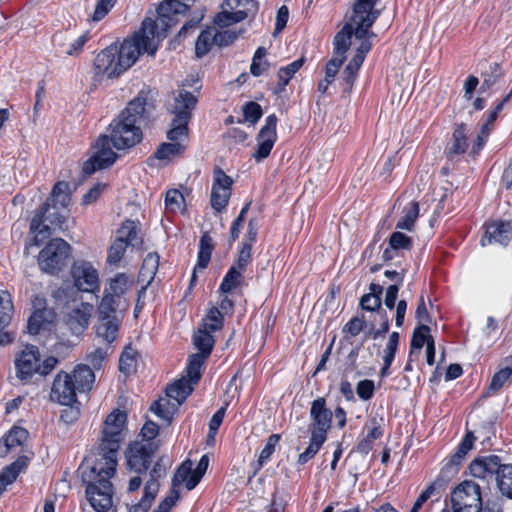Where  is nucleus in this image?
<instances>
[{
  "label": "nucleus",
  "mask_w": 512,
  "mask_h": 512,
  "mask_svg": "<svg viewBox=\"0 0 512 512\" xmlns=\"http://www.w3.org/2000/svg\"><path fill=\"white\" fill-rule=\"evenodd\" d=\"M127 414L119 409L113 410L105 419L99 458L93 463L83 462L79 470L82 482L86 486V498L97 512H106L113 504V486L110 479L117 467V453L124 438Z\"/></svg>",
  "instance_id": "obj_1"
},
{
  "label": "nucleus",
  "mask_w": 512,
  "mask_h": 512,
  "mask_svg": "<svg viewBox=\"0 0 512 512\" xmlns=\"http://www.w3.org/2000/svg\"><path fill=\"white\" fill-rule=\"evenodd\" d=\"M197 0H166L157 8V20L146 18L141 29L130 39H125L120 46L117 45L115 56L118 61V70L122 73L129 69L138 59L139 55L147 52L155 54L157 47L153 45L154 38H165L168 30L178 22V17L184 15L191 4Z\"/></svg>",
  "instance_id": "obj_2"
},
{
  "label": "nucleus",
  "mask_w": 512,
  "mask_h": 512,
  "mask_svg": "<svg viewBox=\"0 0 512 512\" xmlns=\"http://www.w3.org/2000/svg\"><path fill=\"white\" fill-rule=\"evenodd\" d=\"M129 282V277L125 273H117L109 280L98 305L95 332L98 338L108 343H113L117 338L121 324L117 309L121 305L122 296L128 290Z\"/></svg>",
  "instance_id": "obj_3"
},
{
  "label": "nucleus",
  "mask_w": 512,
  "mask_h": 512,
  "mask_svg": "<svg viewBox=\"0 0 512 512\" xmlns=\"http://www.w3.org/2000/svg\"><path fill=\"white\" fill-rule=\"evenodd\" d=\"M146 97L138 95L132 99L121 114L109 125L111 142L117 150L135 146L142 140L139 126L146 112Z\"/></svg>",
  "instance_id": "obj_4"
},
{
  "label": "nucleus",
  "mask_w": 512,
  "mask_h": 512,
  "mask_svg": "<svg viewBox=\"0 0 512 512\" xmlns=\"http://www.w3.org/2000/svg\"><path fill=\"white\" fill-rule=\"evenodd\" d=\"M378 0H357L353 7V15L350 21L336 33L333 39L334 56L346 57V52L351 46V38L364 39L369 29L380 15L374 7Z\"/></svg>",
  "instance_id": "obj_5"
},
{
  "label": "nucleus",
  "mask_w": 512,
  "mask_h": 512,
  "mask_svg": "<svg viewBox=\"0 0 512 512\" xmlns=\"http://www.w3.org/2000/svg\"><path fill=\"white\" fill-rule=\"evenodd\" d=\"M197 102V97L186 90H180L174 95L172 102L167 106L168 112L173 115L170 129L167 131L168 140L188 137V124Z\"/></svg>",
  "instance_id": "obj_6"
},
{
  "label": "nucleus",
  "mask_w": 512,
  "mask_h": 512,
  "mask_svg": "<svg viewBox=\"0 0 512 512\" xmlns=\"http://www.w3.org/2000/svg\"><path fill=\"white\" fill-rule=\"evenodd\" d=\"M487 490L475 480H464L451 492L453 512H479Z\"/></svg>",
  "instance_id": "obj_7"
},
{
  "label": "nucleus",
  "mask_w": 512,
  "mask_h": 512,
  "mask_svg": "<svg viewBox=\"0 0 512 512\" xmlns=\"http://www.w3.org/2000/svg\"><path fill=\"white\" fill-rule=\"evenodd\" d=\"M65 222L59 209L53 210L49 202L44 203L36 212L30 223L31 232L35 234V245L39 246L52 231L62 230Z\"/></svg>",
  "instance_id": "obj_8"
},
{
  "label": "nucleus",
  "mask_w": 512,
  "mask_h": 512,
  "mask_svg": "<svg viewBox=\"0 0 512 512\" xmlns=\"http://www.w3.org/2000/svg\"><path fill=\"white\" fill-rule=\"evenodd\" d=\"M70 254L71 247L65 240L52 239L39 253V267L48 274H56L66 265Z\"/></svg>",
  "instance_id": "obj_9"
},
{
  "label": "nucleus",
  "mask_w": 512,
  "mask_h": 512,
  "mask_svg": "<svg viewBox=\"0 0 512 512\" xmlns=\"http://www.w3.org/2000/svg\"><path fill=\"white\" fill-rule=\"evenodd\" d=\"M221 9L213 20L217 26L226 28L255 15L258 5L255 0H223Z\"/></svg>",
  "instance_id": "obj_10"
},
{
  "label": "nucleus",
  "mask_w": 512,
  "mask_h": 512,
  "mask_svg": "<svg viewBox=\"0 0 512 512\" xmlns=\"http://www.w3.org/2000/svg\"><path fill=\"white\" fill-rule=\"evenodd\" d=\"M502 464V458L496 454L477 456L468 465V473L472 477L471 480L479 482L484 489L490 491Z\"/></svg>",
  "instance_id": "obj_11"
},
{
  "label": "nucleus",
  "mask_w": 512,
  "mask_h": 512,
  "mask_svg": "<svg viewBox=\"0 0 512 512\" xmlns=\"http://www.w3.org/2000/svg\"><path fill=\"white\" fill-rule=\"evenodd\" d=\"M111 137L106 134H102L98 137L95 142L93 155L84 162L83 173L91 175L97 170H102L112 166L118 155L112 150Z\"/></svg>",
  "instance_id": "obj_12"
},
{
  "label": "nucleus",
  "mask_w": 512,
  "mask_h": 512,
  "mask_svg": "<svg viewBox=\"0 0 512 512\" xmlns=\"http://www.w3.org/2000/svg\"><path fill=\"white\" fill-rule=\"evenodd\" d=\"M69 274L75 286L84 293L96 294L99 292V272L91 262L86 260L74 261Z\"/></svg>",
  "instance_id": "obj_13"
},
{
  "label": "nucleus",
  "mask_w": 512,
  "mask_h": 512,
  "mask_svg": "<svg viewBox=\"0 0 512 512\" xmlns=\"http://www.w3.org/2000/svg\"><path fill=\"white\" fill-rule=\"evenodd\" d=\"M158 446L155 443L136 441L126 451L127 466L138 474L146 473Z\"/></svg>",
  "instance_id": "obj_14"
},
{
  "label": "nucleus",
  "mask_w": 512,
  "mask_h": 512,
  "mask_svg": "<svg viewBox=\"0 0 512 512\" xmlns=\"http://www.w3.org/2000/svg\"><path fill=\"white\" fill-rule=\"evenodd\" d=\"M309 415L311 420L308 426L309 432L327 438V433L331 428L333 412L327 408L325 398L318 397L311 403Z\"/></svg>",
  "instance_id": "obj_15"
},
{
  "label": "nucleus",
  "mask_w": 512,
  "mask_h": 512,
  "mask_svg": "<svg viewBox=\"0 0 512 512\" xmlns=\"http://www.w3.org/2000/svg\"><path fill=\"white\" fill-rule=\"evenodd\" d=\"M277 123L278 118L275 114H271L266 117L265 124L257 135V148L252 155L257 162H261L270 155L271 150L277 141Z\"/></svg>",
  "instance_id": "obj_16"
},
{
  "label": "nucleus",
  "mask_w": 512,
  "mask_h": 512,
  "mask_svg": "<svg viewBox=\"0 0 512 512\" xmlns=\"http://www.w3.org/2000/svg\"><path fill=\"white\" fill-rule=\"evenodd\" d=\"M75 386L69 373L59 372L52 384L51 399L64 406L73 405L77 402L78 389Z\"/></svg>",
  "instance_id": "obj_17"
},
{
  "label": "nucleus",
  "mask_w": 512,
  "mask_h": 512,
  "mask_svg": "<svg viewBox=\"0 0 512 512\" xmlns=\"http://www.w3.org/2000/svg\"><path fill=\"white\" fill-rule=\"evenodd\" d=\"M232 184L233 180L230 176L220 168L215 170L210 202L212 208L217 212H221L228 205Z\"/></svg>",
  "instance_id": "obj_18"
},
{
  "label": "nucleus",
  "mask_w": 512,
  "mask_h": 512,
  "mask_svg": "<svg viewBox=\"0 0 512 512\" xmlns=\"http://www.w3.org/2000/svg\"><path fill=\"white\" fill-rule=\"evenodd\" d=\"M40 355L38 347L27 345L26 348L16 357V375L22 381H28L37 373Z\"/></svg>",
  "instance_id": "obj_19"
},
{
  "label": "nucleus",
  "mask_w": 512,
  "mask_h": 512,
  "mask_svg": "<svg viewBox=\"0 0 512 512\" xmlns=\"http://www.w3.org/2000/svg\"><path fill=\"white\" fill-rule=\"evenodd\" d=\"M384 429L379 424L376 417L370 418L369 422L362 428L361 434L357 439V445L352 449L350 454L358 452L364 456L368 455L374 447V442L382 438Z\"/></svg>",
  "instance_id": "obj_20"
},
{
  "label": "nucleus",
  "mask_w": 512,
  "mask_h": 512,
  "mask_svg": "<svg viewBox=\"0 0 512 512\" xmlns=\"http://www.w3.org/2000/svg\"><path fill=\"white\" fill-rule=\"evenodd\" d=\"M117 51V44H111L101 52H99L93 64V69L96 75H107L109 78L118 77L122 74L121 70H118V61L115 53Z\"/></svg>",
  "instance_id": "obj_21"
},
{
  "label": "nucleus",
  "mask_w": 512,
  "mask_h": 512,
  "mask_svg": "<svg viewBox=\"0 0 512 512\" xmlns=\"http://www.w3.org/2000/svg\"><path fill=\"white\" fill-rule=\"evenodd\" d=\"M512 240V223L510 221H493L486 225L484 236L480 243L482 246L499 244L507 246Z\"/></svg>",
  "instance_id": "obj_22"
},
{
  "label": "nucleus",
  "mask_w": 512,
  "mask_h": 512,
  "mask_svg": "<svg viewBox=\"0 0 512 512\" xmlns=\"http://www.w3.org/2000/svg\"><path fill=\"white\" fill-rule=\"evenodd\" d=\"M13 314V304L11 296L7 291L0 292V346L11 344L14 335L5 329L11 322Z\"/></svg>",
  "instance_id": "obj_23"
},
{
  "label": "nucleus",
  "mask_w": 512,
  "mask_h": 512,
  "mask_svg": "<svg viewBox=\"0 0 512 512\" xmlns=\"http://www.w3.org/2000/svg\"><path fill=\"white\" fill-rule=\"evenodd\" d=\"M29 437V432L20 426H13L0 439V457H5L8 453L17 448L22 447Z\"/></svg>",
  "instance_id": "obj_24"
},
{
  "label": "nucleus",
  "mask_w": 512,
  "mask_h": 512,
  "mask_svg": "<svg viewBox=\"0 0 512 512\" xmlns=\"http://www.w3.org/2000/svg\"><path fill=\"white\" fill-rule=\"evenodd\" d=\"M468 130L465 123L457 124L451 138L450 145L445 153L448 160L452 161L456 156L463 155L468 149Z\"/></svg>",
  "instance_id": "obj_25"
},
{
  "label": "nucleus",
  "mask_w": 512,
  "mask_h": 512,
  "mask_svg": "<svg viewBox=\"0 0 512 512\" xmlns=\"http://www.w3.org/2000/svg\"><path fill=\"white\" fill-rule=\"evenodd\" d=\"M28 462V457L19 456L0 471V496L6 491L7 486L14 483L20 473L26 470Z\"/></svg>",
  "instance_id": "obj_26"
},
{
  "label": "nucleus",
  "mask_w": 512,
  "mask_h": 512,
  "mask_svg": "<svg viewBox=\"0 0 512 512\" xmlns=\"http://www.w3.org/2000/svg\"><path fill=\"white\" fill-rule=\"evenodd\" d=\"M93 306L89 303H81V306L73 309L67 319V325L73 334L82 333L89 324Z\"/></svg>",
  "instance_id": "obj_27"
},
{
  "label": "nucleus",
  "mask_w": 512,
  "mask_h": 512,
  "mask_svg": "<svg viewBox=\"0 0 512 512\" xmlns=\"http://www.w3.org/2000/svg\"><path fill=\"white\" fill-rule=\"evenodd\" d=\"M188 137H181L175 140H169V143H162L156 149L154 157L159 160H170L175 156H180L184 153L186 145L184 141Z\"/></svg>",
  "instance_id": "obj_28"
},
{
  "label": "nucleus",
  "mask_w": 512,
  "mask_h": 512,
  "mask_svg": "<svg viewBox=\"0 0 512 512\" xmlns=\"http://www.w3.org/2000/svg\"><path fill=\"white\" fill-rule=\"evenodd\" d=\"M75 383L78 392H86L91 390L92 385L95 381V375L92 369L88 365H77L70 374Z\"/></svg>",
  "instance_id": "obj_29"
},
{
  "label": "nucleus",
  "mask_w": 512,
  "mask_h": 512,
  "mask_svg": "<svg viewBox=\"0 0 512 512\" xmlns=\"http://www.w3.org/2000/svg\"><path fill=\"white\" fill-rule=\"evenodd\" d=\"M70 200L69 184L65 181H59L54 185L47 202L51 204L53 210H56L67 208Z\"/></svg>",
  "instance_id": "obj_30"
},
{
  "label": "nucleus",
  "mask_w": 512,
  "mask_h": 512,
  "mask_svg": "<svg viewBox=\"0 0 512 512\" xmlns=\"http://www.w3.org/2000/svg\"><path fill=\"white\" fill-rule=\"evenodd\" d=\"M193 386L194 384L189 382L186 378H181L168 385L166 388V395L167 397L175 400L178 405H181L193 392Z\"/></svg>",
  "instance_id": "obj_31"
},
{
  "label": "nucleus",
  "mask_w": 512,
  "mask_h": 512,
  "mask_svg": "<svg viewBox=\"0 0 512 512\" xmlns=\"http://www.w3.org/2000/svg\"><path fill=\"white\" fill-rule=\"evenodd\" d=\"M305 62L304 57H301L286 66L280 67L277 73L278 83L275 93H281L285 90L290 79L295 75L296 72L303 66Z\"/></svg>",
  "instance_id": "obj_32"
},
{
  "label": "nucleus",
  "mask_w": 512,
  "mask_h": 512,
  "mask_svg": "<svg viewBox=\"0 0 512 512\" xmlns=\"http://www.w3.org/2000/svg\"><path fill=\"white\" fill-rule=\"evenodd\" d=\"M82 290L78 289L71 281H64L62 285L53 292V297L61 304L76 302L81 299Z\"/></svg>",
  "instance_id": "obj_33"
},
{
  "label": "nucleus",
  "mask_w": 512,
  "mask_h": 512,
  "mask_svg": "<svg viewBox=\"0 0 512 512\" xmlns=\"http://www.w3.org/2000/svg\"><path fill=\"white\" fill-rule=\"evenodd\" d=\"M402 217L396 224V229L412 231L419 216V203L411 201L402 210Z\"/></svg>",
  "instance_id": "obj_34"
},
{
  "label": "nucleus",
  "mask_w": 512,
  "mask_h": 512,
  "mask_svg": "<svg viewBox=\"0 0 512 512\" xmlns=\"http://www.w3.org/2000/svg\"><path fill=\"white\" fill-rule=\"evenodd\" d=\"M495 486L503 496L512 499V464H502Z\"/></svg>",
  "instance_id": "obj_35"
},
{
  "label": "nucleus",
  "mask_w": 512,
  "mask_h": 512,
  "mask_svg": "<svg viewBox=\"0 0 512 512\" xmlns=\"http://www.w3.org/2000/svg\"><path fill=\"white\" fill-rule=\"evenodd\" d=\"M215 340L211 333L207 330H199L193 336V344L199 353L197 355L203 356L204 358H208L212 352L214 347Z\"/></svg>",
  "instance_id": "obj_36"
},
{
  "label": "nucleus",
  "mask_w": 512,
  "mask_h": 512,
  "mask_svg": "<svg viewBox=\"0 0 512 512\" xmlns=\"http://www.w3.org/2000/svg\"><path fill=\"white\" fill-rule=\"evenodd\" d=\"M214 249L212 238L208 233H204L200 237L199 241V251L197 257L196 268L201 270L206 269L212 255V251Z\"/></svg>",
  "instance_id": "obj_37"
},
{
  "label": "nucleus",
  "mask_w": 512,
  "mask_h": 512,
  "mask_svg": "<svg viewBox=\"0 0 512 512\" xmlns=\"http://www.w3.org/2000/svg\"><path fill=\"white\" fill-rule=\"evenodd\" d=\"M49 312L46 309L37 308L28 319L27 330L31 335L38 334L41 330L47 329L50 321L47 318Z\"/></svg>",
  "instance_id": "obj_38"
},
{
  "label": "nucleus",
  "mask_w": 512,
  "mask_h": 512,
  "mask_svg": "<svg viewBox=\"0 0 512 512\" xmlns=\"http://www.w3.org/2000/svg\"><path fill=\"white\" fill-rule=\"evenodd\" d=\"M119 239L124 240L127 246L138 247L142 244L141 238L138 237L137 227L134 221L127 220L118 230Z\"/></svg>",
  "instance_id": "obj_39"
},
{
  "label": "nucleus",
  "mask_w": 512,
  "mask_h": 512,
  "mask_svg": "<svg viewBox=\"0 0 512 512\" xmlns=\"http://www.w3.org/2000/svg\"><path fill=\"white\" fill-rule=\"evenodd\" d=\"M214 28H208L199 34L195 44V55L198 58H202L209 53L214 41Z\"/></svg>",
  "instance_id": "obj_40"
},
{
  "label": "nucleus",
  "mask_w": 512,
  "mask_h": 512,
  "mask_svg": "<svg viewBox=\"0 0 512 512\" xmlns=\"http://www.w3.org/2000/svg\"><path fill=\"white\" fill-rule=\"evenodd\" d=\"M206 359L207 358L197 354H192L189 356L186 371L188 376L187 380L192 384L195 385L200 380Z\"/></svg>",
  "instance_id": "obj_41"
},
{
  "label": "nucleus",
  "mask_w": 512,
  "mask_h": 512,
  "mask_svg": "<svg viewBox=\"0 0 512 512\" xmlns=\"http://www.w3.org/2000/svg\"><path fill=\"white\" fill-rule=\"evenodd\" d=\"M243 273L244 272L240 270L230 267L222 279V282L219 286V291L222 293H229L239 287L244 278Z\"/></svg>",
  "instance_id": "obj_42"
},
{
  "label": "nucleus",
  "mask_w": 512,
  "mask_h": 512,
  "mask_svg": "<svg viewBox=\"0 0 512 512\" xmlns=\"http://www.w3.org/2000/svg\"><path fill=\"white\" fill-rule=\"evenodd\" d=\"M326 439V437L311 434L310 443L305 451L298 456L297 463L299 465H304L311 460L318 453Z\"/></svg>",
  "instance_id": "obj_43"
},
{
  "label": "nucleus",
  "mask_w": 512,
  "mask_h": 512,
  "mask_svg": "<svg viewBox=\"0 0 512 512\" xmlns=\"http://www.w3.org/2000/svg\"><path fill=\"white\" fill-rule=\"evenodd\" d=\"M326 439V437L311 434L310 443L305 451L298 456L297 463L299 465H304L311 460L318 453Z\"/></svg>",
  "instance_id": "obj_44"
},
{
  "label": "nucleus",
  "mask_w": 512,
  "mask_h": 512,
  "mask_svg": "<svg viewBox=\"0 0 512 512\" xmlns=\"http://www.w3.org/2000/svg\"><path fill=\"white\" fill-rule=\"evenodd\" d=\"M503 70L498 63H491L488 66V69L482 72L483 83L481 85L480 91L485 92L490 90L497 81L502 78Z\"/></svg>",
  "instance_id": "obj_45"
},
{
  "label": "nucleus",
  "mask_w": 512,
  "mask_h": 512,
  "mask_svg": "<svg viewBox=\"0 0 512 512\" xmlns=\"http://www.w3.org/2000/svg\"><path fill=\"white\" fill-rule=\"evenodd\" d=\"M266 55L267 50L265 47H258L257 50L255 51L250 66V73L253 76L259 77L268 70L270 63L267 60H265Z\"/></svg>",
  "instance_id": "obj_46"
},
{
  "label": "nucleus",
  "mask_w": 512,
  "mask_h": 512,
  "mask_svg": "<svg viewBox=\"0 0 512 512\" xmlns=\"http://www.w3.org/2000/svg\"><path fill=\"white\" fill-rule=\"evenodd\" d=\"M159 259L160 257L156 252H150L146 255L140 270V275L143 279H148V282L154 279L158 271Z\"/></svg>",
  "instance_id": "obj_47"
},
{
  "label": "nucleus",
  "mask_w": 512,
  "mask_h": 512,
  "mask_svg": "<svg viewBox=\"0 0 512 512\" xmlns=\"http://www.w3.org/2000/svg\"><path fill=\"white\" fill-rule=\"evenodd\" d=\"M441 484L439 480L432 482L427 486L425 490H423L418 497H421L424 493H427V499L422 504V509L424 512H432L437 506L440 504V494L436 493L437 487Z\"/></svg>",
  "instance_id": "obj_48"
},
{
  "label": "nucleus",
  "mask_w": 512,
  "mask_h": 512,
  "mask_svg": "<svg viewBox=\"0 0 512 512\" xmlns=\"http://www.w3.org/2000/svg\"><path fill=\"white\" fill-rule=\"evenodd\" d=\"M429 332L430 328L426 324H420L414 329L410 343V356L414 354V350L420 351L424 344L427 345L428 338L431 337L428 335Z\"/></svg>",
  "instance_id": "obj_49"
},
{
  "label": "nucleus",
  "mask_w": 512,
  "mask_h": 512,
  "mask_svg": "<svg viewBox=\"0 0 512 512\" xmlns=\"http://www.w3.org/2000/svg\"><path fill=\"white\" fill-rule=\"evenodd\" d=\"M155 489L156 486L154 484L145 485L141 500L132 505L129 512H147L158 494L155 492Z\"/></svg>",
  "instance_id": "obj_50"
},
{
  "label": "nucleus",
  "mask_w": 512,
  "mask_h": 512,
  "mask_svg": "<svg viewBox=\"0 0 512 512\" xmlns=\"http://www.w3.org/2000/svg\"><path fill=\"white\" fill-rule=\"evenodd\" d=\"M136 356L137 351L134 348L130 345L125 347L119 359V370L121 373L129 375L134 370L136 365Z\"/></svg>",
  "instance_id": "obj_51"
},
{
  "label": "nucleus",
  "mask_w": 512,
  "mask_h": 512,
  "mask_svg": "<svg viewBox=\"0 0 512 512\" xmlns=\"http://www.w3.org/2000/svg\"><path fill=\"white\" fill-rule=\"evenodd\" d=\"M244 119H238L237 123L247 121L252 125L256 124L263 115V110L260 104L254 101L246 102L242 108Z\"/></svg>",
  "instance_id": "obj_52"
},
{
  "label": "nucleus",
  "mask_w": 512,
  "mask_h": 512,
  "mask_svg": "<svg viewBox=\"0 0 512 512\" xmlns=\"http://www.w3.org/2000/svg\"><path fill=\"white\" fill-rule=\"evenodd\" d=\"M224 317L220 310L216 307L210 309L209 313L204 319V329L210 333L216 332L222 329Z\"/></svg>",
  "instance_id": "obj_53"
},
{
  "label": "nucleus",
  "mask_w": 512,
  "mask_h": 512,
  "mask_svg": "<svg viewBox=\"0 0 512 512\" xmlns=\"http://www.w3.org/2000/svg\"><path fill=\"white\" fill-rule=\"evenodd\" d=\"M192 467V461L187 459L177 468L172 478V484L174 487H178L182 483H185V486L187 487V481L193 473Z\"/></svg>",
  "instance_id": "obj_54"
},
{
  "label": "nucleus",
  "mask_w": 512,
  "mask_h": 512,
  "mask_svg": "<svg viewBox=\"0 0 512 512\" xmlns=\"http://www.w3.org/2000/svg\"><path fill=\"white\" fill-rule=\"evenodd\" d=\"M208 465H209V457H208V455H203L200 458L196 469L193 470L192 475L189 477V480L187 481V490H192L198 485L201 478L205 474V472L208 468Z\"/></svg>",
  "instance_id": "obj_55"
},
{
  "label": "nucleus",
  "mask_w": 512,
  "mask_h": 512,
  "mask_svg": "<svg viewBox=\"0 0 512 512\" xmlns=\"http://www.w3.org/2000/svg\"><path fill=\"white\" fill-rule=\"evenodd\" d=\"M127 247V243L117 237L108 250L107 262L113 265L118 264L121 261Z\"/></svg>",
  "instance_id": "obj_56"
},
{
  "label": "nucleus",
  "mask_w": 512,
  "mask_h": 512,
  "mask_svg": "<svg viewBox=\"0 0 512 512\" xmlns=\"http://www.w3.org/2000/svg\"><path fill=\"white\" fill-rule=\"evenodd\" d=\"M389 245L398 252L400 250H410L413 246V240L404 233L395 231L389 237Z\"/></svg>",
  "instance_id": "obj_57"
},
{
  "label": "nucleus",
  "mask_w": 512,
  "mask_h": 512,
  "mask_svg": "<svg viewBox=\"0 0 512 512\" xmlns=\"http://www.w3.org/2000/svg\"><path fill=\"white\" fill-rule=\"evenodd\" d=\"M252 260V247L250 243H242L235 263L231 266L237 270L245 272Z\"/></svg>",
  "instance_id": "obj_58"
},
{
  "label": "nucleus",
  "mask_w": 512,
  "mask_h": 512,
  "mask_svg": "<svg viewBox=\"0 0 512 512\" xmlns=\"http://www.w3.org/2000/svg\"><path fill=\"white\" fill-rule=\"evenodd\" d=\"M280 439H281L280 434H271L268 437L266 444H265L264 448L261 450L259 458H258V464L260 467H262L265 463L268 462V460L274 453L275 447L278 444V442L280 441Z\"/></svg>",
  "instance_id": "obj_59"
},
{
  "label": "nucleus",
  "mask_w": 512,
  "mask_h": 512,
  "mask_svg": "<svg viewBox=\"0 0 512 512\" xmlns=\"http://www.w3.org/2000/svg\"><path fill=\"white\" fill-rule=\"evenodd\" d=\"M512 375V368L511 367H504L500 369L498 372H496L492 379L491 383L488 387V392H497L500 390L503 385L510 379Z\"/></svg>",
  "instance_id": "obj_60"
},
{
  "label": "nucleus",
  "mask_w": 512,
  "mask_h": 512,
  "mask_svg": "<svg viewBox=\"0 0 512 512\" xmlns=\"http://www.w3.org/2000/svg\"><path fill=\"white\" fill-rule=\"evenodd\" d=\"M184 197L177 189L169 190L166 193L165 197V205L167 210H169L172 213H176L178 211H181L184 204Z\"/></svg>",
  "instance_id": "obj_61"
},
{
  "label": "nucleus",
  "mask_w": 512,
  "mask_h": 512,
  "mask_svg": "<svg viewBox=\"0 0 512 512\" xmlns=\"http://www.w3.org/2000/svg\"><path fill=\"white\" fill-rule=\"evenodd\" d=\"M116 2L117 0H97L90 20L93 22L101 21L115 6Z\"/></svg>",
  "instance_id": "obj_62"
},
{
  "label": "nucleus",
  "mask_w": 512,
  "mask_h": 512,
  "mask_svg": "<svg viewBox=\"0 0 512 512\" xmlns=\"http://www.w3.org/2000/svg\"><path fill=\"white\" fill-rule=\"evenodd\" d=\"M250 206H251V201H249L242 207L239 215L232 222V225L230 228V239H229L230 243H233L236 239H238L241 228H242L244 220H245V216H246L247 212L249 211Z\"/></svg>",
  "instance_id": "obj_63"
},
{
  "label": "nucleus",
  "mask_w": 512,
  "mask_h": 512,
  "mask_svg": "<svg viewBox=\"0 0 512 512\" xmlns=\"http://www.w3.org/2000/svg\"><path fill=\"white\" fill-rule=\"evenodd\" d=\"M375 384L373 380L364 379L357 383L356 393L363 401H368L374 396Z\"/></svg>",
  "instance_id": "obj_64"
}]
</instances>
